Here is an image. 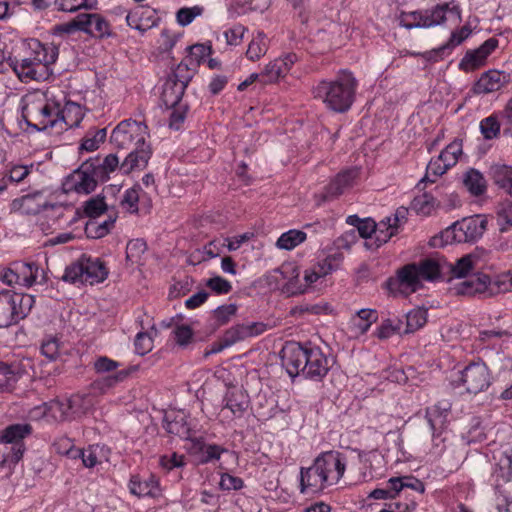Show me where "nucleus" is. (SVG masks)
Segmentation results:
<instances>
[{"instance_id": "1", "label": "nucleus", "mask_w": 512, "mask_h": 512, "mask_svg": "<svg viewBox=\"0 0 512 512\" xmlns=\"http://www.w3.org/2000/svg\"><path fill=\"white\" fill-rule=\"evenodd\" d=\"M477 261L474 254H467L454 264L439 255L428 257L400 268L396 277L388 280V288L393 293L408 295L419 290L423 281L446 280L451 283L476 273Z\"/></svg>"}, {"instance_id": "2", "label": "nucleus", "mask_w": 512, "mask_h": 512, "mask_svg": "<svg viewBox=\"0 0 512 512\" xmlns=\"http://www.w3.org/2000/svg\"><path fill=\"white\" fill-rule=\"evenodd\" d=\"M357 87L358 81L353 73L341 70L334 79L319 81L312 88V94L327 109L336 113H344L354 103Z\"/></svg>"}, {"instance_id": "3", "label": "nucleus", "mask_w": 512, "mask_h": 512, "mask_svg": "<svg viewBox=\"0 0 512 512\" xmlns=\"http://www.w3.org/2000/svg\"><path fill=\"white\" fill-rule=\"evenodd\" d=\"M20 109L22 119L36 131L57 126L58 105L40 90L25 94L20 100Z\"/></svg>"}, {"instance_id": "4", "label": "nucleus", "mask_w": 512, "mask_h": 512, "mask_svg": "<svg viewBox=\"0 0 512 512\" xmlns=\"http://www.w3.org/2000/svg\"><path fill=\"white\" fill-rule=\"evenodd\" d=\"M447 21L454 23L461 21V10L458 5L454 3H442L431 9L402 13L399 20L400 26L408 30L414 28H430L443 25Z\"/></svg>"}, {"instance_id": "5", "label": "nucleus", "mask_w": 512, "mask_h": 512, "mask_svg": "<svg viewBox=\"0 0 512 512\" xmlns=\"http://www.w3.org/2000/svg\"><path fill=\"white\" fill-rule=\"evenodd\" d=\"M35 300L32 295L0 290V328H6L24 319Z\"/></svg>"}, {"instance_id": "6", "label": "nucleus", "mask_w": 512, "mask_h": 512, "mask_svg": "<svg viewBox=\"0 0 512 512\" xmlns=\"http://www.w3.org/2000/svg\"><path fill=\"white\" fill-rule=\"evenodd\" d=\"M149 130L144 122L133 119L121 121L112 131L110 142L119 150H129L147 143Z\"/></svg>"}, {"instance_id": "7", "label": "nucleus", "mask_w": 512, "mask_h": 512, "mask_svg": "<svg viewBox=\"0 0 512 512\" xmlns=\"http://www.w3.org/2000/svg\"><path fill=\"white\" fill-rule=\"evenodd\" d=\"M487 228V219L481 215L463 218L453 223L443 233L446 243H468L479 240Z\"/></svg>"}, {"instance_id": "8", "label": "nucleus", "mask_w": 512, "mask_h": 512, "mask_svg": "<svg viewBox=\"0 0 512 512\" xmlns=\"http://www.w3.org/2000/svg\"><path fill=\"white\" fill-rule=\"evenodd\" d=\"M97 174L93 163L88 159L66 178L64 187L66 191H74L77 194H90L99 183H103Z\"/></svg>"}, {"instance_id": "9", "label": "nucleus", "mask_w": 512, "mask_h": 512, "mask_svg": "<svg viewBox=\"0 0 512 512\" xmlns=\"http://www.w3.org/2000/svg\"><path fill=\"white\" fill-rule=\"evenodd\" d=\"M458 381L467 393L478 394L491 385V374L483 361L469 363L461 372Z\"/></svg>"}, {"instance_id": "10", "label": "nucleus", "mask_w": 512, "mask_h": 512, "mask_svg": "<svg viewBox=\"0 0 512 512\" xmlns=\"http://www.w3.org/2000/svg\"><path fill=\"white\" fill-rule=\"evenodd\" d=\"M48 208L54 210L57 216H62L66 207L60 203L49 204L41 191L23 195L11 203L12 211H19L27 215H35Z\"/></svg>"}, {"instance_id": "11", "label": "nucleus", "mask_w": 512, "mask_h": 512, "mask_svg": "<svg viewBox=\"0 0 512 512\" xmlns=\"http://www.w3.org/2000/svg\"><path fill=\"white\" fill-rule=\"evenodd\" d=\"M308 349L296 342L286 343L282 348L281 363L291 378L303 375Z\"/></svg>"}, {"instance_id": "12", "label": "nucleus", "mask_w": 512, "mask_h": 512, "mask_svg": "<svg viewBox=\"0 0 512 512\" xmlns=\"http://www.w3.org/2000/svg\"><path fill=\"white\" fill-rule=\"evenodd\" d=\"M12 68L17 76L23 80H36L42 81L47 80L52 74V71H47L42 66H39L37 61L33 59L31 54L29 57H25L21 60L6 57V70Z\"/></svg>"}, {"instance_id": "13", "label": "nucleus", "mask_w": 512, "mask_h": 512, "mask_svg": "<svg viewBox=\"0 0 512 512\" xmlns=\"http://www.w3.org/2000/svg\"><path fill=\"white\" fill-rule=\"evenodd\" d=\"M317 463L327 476L329 486L335 485L344 475L346 469V457L338 451H327L316 457Z\"/></svg>"}, {"instance_id": "14", "label": "nucleus", "mask_w": 512, "mask_h": 512, "mask_svg": "<svg viewBox=\"0 0 512 512\" xmlns=\"http://www.w3.org/2000/svg\"><path fill=\"white\" fill-rule=\"evenodd\" d=\"M490 283L488 275L473 273L467 278L451 282L449 291L454 295L475 296L487 293Z\"/></svg>"}, {"instance_id": "15", "label": "nucleus", "mask_w": 512, "mask_h": 512, "mask_svg": "<svg viewBox=\"0 0 512 512\" xmlns=\"http://www.w3.org/2000/svg\"><path fill=\"white\" fill-rule=\"evenodd\" d=\"M31 433L29 424H13L0 432V443H13L10 461L17 463L23 456L24 448L21 441Z\"/></svg>"}, {"instance_id": "16", "label": "nucleus", "mask_w": 512, "mask_h": 512, "mask_svg": "<svg viewBox=\"0 0 512 512\" xmlns=\"http://www.w3.org/2000/svg\"><path fill=\"white\" fill-rule=\"evenodd\" d=\"M299 480V489L302 494L309 491L313 493L320 492L329 486L327 483V476L325 477L323 475V470L320 468L316 459L310 467H302L300 469Z\"/></svg>"}, {"instance_id": "17", "label": "nucleus", "mask_w": 512, "mask_h": 512, "mask_svg": "<svg viewBox=\"0 0 512 512\" xmlns=\"http://www.w3.org/2000/svg\"><path fill=\"white\" fill-rule=\"evenodd\" d=\"M266 329L267 325L263 322L242 323L232 326L224 333V346H232L247 338L259 336L264 333Z\"/></svg>"}, {"instance_id": "18", "label": "nucleus", "mask_w": 512, "mask_h": 512, "mask_svg": "<svg viewBox=\"0 0 512 512\" xmlns=\"http://www.w3.org/2000/svg\"><path fill=\"white\" fill-rule=\"evenodd\" d=\"M306 362L303 376L307 379L319 381L329 371L328 358L319 347H309Z\"/></svg>"}, {"instance_id": "19", "label": "nucleus", "mask_w": 512, "mask_h": 512, "mask_svg": "<svg viewBox=\"0 0 512 512\" xmlns=\"http://www.w3.org/2000/svg\"><path fill=\"white\" fill-rule=\"evenodd\" d=\"M496 38L487 39L480 47L467 51L459 63V68L464 71H471L482 66L487 57L497 48Z\"/></svg>"}, {"instance_id": "20", "label": "nucleus", "mask_w": 512, "mask_h": 512, "mask_svg": "<svg viewBox=\"0 0 512 512\" xmlns=\"http://www.w3.org/2000/svg\"><path fill=\"white\" fill-rule=\"evenodd\" d=\"M297 61L298 56L295 53H288L282 58L271 61L260 73V80L264 84L276 82L279 78L284 77Z\"/></svg>"}, {"instance_id": "21", "label": "nucleus", "mask_w": 512, "mask_h": 512, "mask_svg": "<svg viewBox=\"0 0 512 512\" xmlns=\"http://www.w3.org/2000/svg\"><path fill=\"white\" fill-rule=\"evenodd\" d=\"M128 488L132 495L139 498H158L161 496L159 480L154 475H150L146 478L140 475H133L129 480Z\"/></svg>"}, {"instance_id": "22", "label": "nucleus", "mask_w": 512, "mask_h": 512, "mask_svg": "<svg viewBox=\"0 0 512 512\" xmlns=\"http://www.w3.org/2000/svg\"><path fill=\"white\" fill-rule=\"evenodd\" d=\"M120 164V170L129 174L135 170H143L148 165L152 156V149L149 144L135 146Z\"/></svg>"}, {"instance_id": "23", "label": "nucleus", "mask_w": 512, "mask_h": 512, "mask_svg": "<svg viewBox=\"0 0 512 512\" xmlns=\"http://www.w3.org/2000/svg\"><path fill=\"white\" fill-rule=\"evenodd\" d=\"M29 48L33 59L37 61L39 66H42L47 71H52L50 66L56 62L59 55V49L52 43H41L38 40H31Z\"/></svg>"}, {"instance_id": "24", "label": "nucleus", "mask_w": 512, "mask_h": 512, "mask_svg": "<svg viewBox=\"0 0 512 512\" xmlns=\"http://www.w3.org/2000/svg\"><path fill=\"white\" fill-rule=\"evenodd\" d=\"M359 175L357 168H349L341 171L326 186L325 198H335L343 194L347 189L351 188Z\"/></svg>"}, {"instance_id": "25", "label": "nucleus", "mask_w": 512, "mask_h": 512, "mask_svg": "<svg viewBox=\"0 0 512 512\" xmlns=\"http://www.w3.org/2000/svg\"><path fill=\"white\" fill-rule=\"evenodd\" d=\"M509 80V75L498 70H489L481 75L474 86L477 94H487L500 90Z\"/></svg>"}, {"instance_id": "26", "label": "nucleus", "mask_w": 512, "mask_h": 512, "mask_svg": "<svg viewBox=\"0 0 512 512\" xmlns=\"http://www.w3.org/2000/svg\"><path fill=\"white\" fill-rule=\"evenodd\" d=\"M126 22L132 29L143 33L157 24V17L155 10L140 6L127 14Z\"/></svg>"}, {"instance_id": "27", "label": "nucleus", "mask_w": 512, "mask_h": 512, "mask_svg": "<svg viewBox=\"0 0 512 512\" xmlns=\"http://www.w3.org/2000/svg\"><path fill=\"white\" fill-rule=\"evenodd\" d=\"M80 25L82 26V32L93 37L103 38L111 35L108 22L99 14H80Z\"/></svg>"}, {"instance_id": "28", "label": "nucleus", "mask_w": 512, "mask_h": 512, "mask_svg": "<svg viewBox=\"0 0 512 512\" xmlns=\"http://www.w3.org/2000/svg\"><path fill=\"white\" fill-rule=\"evenodd\" d=\"M84 266V281L91 285L103 282L108 277V269L99 258L82 256Z\"/></svg>"}, {"instance_id": "29", "label": "nucleus", "mask_w": 512, "mask_h": 512, "mask_svg": "<svg viewBox=\"0 0 512 512\" xmlns=\"http://www.w3.org/2000/svg\"><path fill=\"white\" fill-rule=\"evenodd\" d=\"M224 401V409L230 410L236 418L243 416L250 403L248 394L241 388H232L228 390Z\"/></svg>"}, {"instance_id": "30", "label": "nucleus", "mask_w": 512, "mask_h": 512, "mask_svg": "<svg viewBox=\"0 0 512 512\" xmlns=\"http://www.w3.org/2000/svg\"><path fill=\"white\" fill-rule=\"evenodd\" d=\"M488 175L498 188L512 195V166L494 163L489 167Z\"/></svg>"}, {"instance_id": "31", "label": "nucleus", "mask_w": 512, "mask_h": 512, "mask_svg": "<svg viewBox=\"0 0 512 512\" xmlns=\"http://www.w3.org/2000/svg\"><path fill=\"white\" fill-rule=\"evenodd\" d=\"M136 370L137 367L132 366L128 369L119 370L111 375L98 378L92 382L91 388L94 392L105 394L118 383L123 382L132 372Z\"/></svg>"}, {"instance_id": "32", "label": "nucleus", "mask_w": 512, "mask_h": 512, "mask_svg": "<svg viewBox=\"0 0 512 512\" xmlns=\"http://www.w3.org/2000/svg\"><path fill=\"white\" fill-rule=\"evenodd\" d=\"M450 410L448 402H439L426 409V419L431 431L442 430L447 423V417Z\"/></svg>"}, {"instance_id": "33", "label": "nucleus", "mask_w": 512, "mask_h": 512, "mask_svg": "<svg viewBox=\"0 0 512 512\" xmlns=\"http://www.w3.org/2000/svg\"><path fill=\"white\" fill-rule=\"evenodd\" d=\"M57 125L64 123L67 128L79 126L84 117L82 107L74 102H67L62 109L58 107Z\"/></svg>"}, {"instance_id": "34", "label": "nucleus", "mask_w": 512, "mask_h": 512, "mask_svg": "<svg viewBox=\"0 0 512 512\" xmlns=\"http://www.w3.org/2000/svg\"><path fill=\"white\" fill-rule=\"evenodd\" d=\"M187 86L167 78L163 85L161 99L166 107H175L180 104Z\"/></svg>"}, {"instance_id": "35", "label": "nucleus", "mask_w": 512, "mask_h": 512, "mask_svg": "<svg viewBox=\"0 0 512 512\" xmlns=\"http://www.w3.org/2000/svg\"><path fill=\"white\" fill-rule=\"evenodd\" d=\"M66 399H54L43 404V415L56 422L71 421Z\"/></svg>"}, {"instance_id": "36", "label": "nucleus", "mask_w": 512, "mask_h": 512, "mask_svg": "<svg viewBox=\"0 0 512 512\" xmlns=\"http://www.w3.org/2000/svg\"><path fill=\"white\" fill-rule=\"evenodd\" d=\"M90 162L93 163V167L97 171V176L106 182L109 179L110 173L114 172L118 167L120 168L119 159L115 154H108L103 159L99 157L90 158Z\"/></svg>"}, {"instance_id": "37", "label": "nucleus", "mask_w": 512, "mask_h": 512, "mask_svg": "<svg viewBox=\"0 0 512 512\" xmlns=\"http://www.w3.org/2000/svg\"><path fill=\"white\" fill-rule=\"evenodd\" d=\"M440 205V201L429 192L422 193L414 197L411 202V209L420 215H430Z\"/></svg>"}, {"instance_id": "38", "label": "nucleus", "mask_w": 512, "mask_h": 512, "mask_svg": "<svg viewBox=\"0 0 512 512\" xmlns=\"http://www.w3.org/2000/svg\"><path fill=\"white\" fill-rule=\"evenodd\" d=\"M66 401L71 420L85 415L92 407V400L88 395L76 394L67 398Z\"/></svg>"}, {"instance_id": "39", "label": "nucleus", "mask_w": 512, "mask_h": 512, "mask_svg": "<svg viewBox=\"0 0 512 512\" xmlns=\"http://www.w3.org/2000/svg\"><path fill=\"white\" fill-rule=\"evenodd\" d=\"M463 183L467 190L475 195L480 196L486 191V180L482 173L474 168L469 169L463 178Z\"/></svg>"}, {"instance_id": "40", "label": "nucleus", "mask_w": 512, "mask_h": 512, "mask_svg": "<svg viewBox=\"0 0 512 512\" xmlns=\"http://www.w3.org/2000/svg\"><path fill=\"white\" fill-rule=\"evenodd\" d=\"M427 322V310L424 308H416L405 315L403 333H413L420 329Z\"/></svg>"}, {"instance_id": "41", "label": "nucleus", "mask_w": 512, "mask_h": 512, "mask_svg": "<svg viewBox=\"0 0 512 512\" xmlns=\"http://www.w3.org/2000/svg\"><path fill=\"white\" fill-rule=\"evenodd\" d=\"M404 321L398 317L395 318H387L381 322V324L377 327L375 335L381 339L385 340L392 337L395 334L403 333Z\"/></svg>"}, {"instance_id": "42", "label": "nucleus", "mask_w": 512, "mask_h": 512, "mask_svg": "<svg viewBox=\"0 0 512 512\" xmlns=\"http://www.w3.org/2000/svg\"><path fill=\"white\" fill-rule=\"evenodd\" d=\"M267 50V37L263 32L259 31L250 41L246 51V57L251 61H258L266 54Z\"/></svg>"}, {"instance_id": "43", "label": "nucleus", "mask_w": 512, "mask_h": 512, "mask_svg": "<svg viewBox=\"0 0 512 512\" xmlns=\"http://www.w3.org/2000/svg\"><path fill=\"white\" fill-rule=\"evenodd\" d=\"M307 238L305 232L297 229H291L281 234L276 242V246L283 250H292Z\"/></svg>"}, {"instance_id": "44", "label": "nucleus", "mask_w": 512, "mask_h": 512, "mask_svg": "<svg viewBox=\"0 0 512 512\" xmlns=\"http://www.w3.org/2000/svg\"><path fill=\"white\" fill-rule=\"evenodd\" d=\"M388 225L385 220H381L378 223L377 230L375 231V239L366 240L364 246L367 249L379 248L381 245L385 244L392 236H394L398 231L391 227L388 229Z\"/></svg>"}, {"instance_id": "45", "label": "nucleus", "mask_w": 512, "mask_h": 512, "mask_svg": "<svg viewBox=\"0 0 512 512\" xmlns=\"http://www.w3.org/2000/svg\"><path fill=\"white\" fill-rule=\"evenodd\" d=\"M19 282L25 287H31L38 282L39 267L35 263H21L16 265Z\"/></svg>"}, {"instance_id": "46", "label": "nucleus", "mask_w": 512, "mask_h": 512, "mask_svg": "<svg viewBox=\"0 0 512 512\" xmlns=\"http://www.w3.org/2000/svg\"><path fill=\"white\" fill-rule=\"evenodd\" d=\"M115 218L109 217L103 222L91 219L85 227V233L89 238L98 239L106 236L114 226Z\"/></svg>"}, {"instance_id": "47", "label": "nucleus", "mask_w": 512, "mask_h": 512, "mask_svg": "<svg viewBox=\"0 0 512 512\" xmlns=\"http://www.w3.org/2000/svg\"><path fill=\"white\" fill-rule=\"evenodd\" d=\"M107 137V129L88 131L80 144V151L93 152L97 150Z\"/></svg>"}, {"instance_id": "48", "label": "nucleus", "mask_w": 512, "mask_h": 512, "mask_svg": "<svg viewBox=\"0 0 512 512\" xmlns=\"http://www.w3.org/2000/svg\"><path fill=\"white\" fill-rule=\"evenodd\" d=\"M392 484L393 489L398 490L399 494L405 489H411L419 494L425 491L424 483L413 476L392 477Z\"/></svg>"}, {"instance_id": "49", "label": "nucleus", "mask_w": 512, "mask_h": 512, "mask_svg": "<svg viewBox=\"0 0 512 512\" xmlns=\"http://www.w3.org/2000/svg\"><path fill=\"white\" fill-rule=\"evenodd\" d=\"M480 132L484 139L492 140L500 136L501 124L496 115H490L480 121Z\"/></svg>"}, {"instance_id": "50", "label": "nucleus", "mask_w": 512, "mask_h": 512, "mask_svg": "<svg viewBox=\"0 0 512 512\" xmlns=\"http://www.w3.org/2000/svg\"><path fill=\"white\" fill-rule=\"evenodd\" d=\"M343 260V254L338 252L325 257L322 261H319L314 267L316 268L318 275L325 277L326 275L337 270Z\"/></svg>"}, {"instance_id": "51", "label": "nucleus", "mask_w": 512, "mask_h": 512, "mask_svg": "<svg viewBox=\"0 0 512 512\" xmlns=\"http://www.w3.org/2000/svg\"><path fill=\"white\" fill-rule=\"evenodd\" d=\"M497 220L501 232L512 228V201L505 200L498 205Z\"/></svg>"}, {"instance_id": "52", "label": "nucleus", "mask_w": 512, "mask_h": 512, "mask_svg": "<svg viewBox=\"0 0 512 512\" xmlns=\"http://www.w3.org/2000/svg\"><path fill=\"white\" fill-rule=\"evenodd\" d=\"M17 381L18 376L11 366L0 362V392H11Z\"/></svg>"}, {"instance_id": "53", "label": "nucleus", "mask_w": 512, "mask_h": 512, "mask_svg": "<svg viewBox=\"0 0 512 512\" xmlns=\"http://www.w3.org/2000/svg\"><path fill=\"white\" fill-rule=\"evenodd\" d=\"M358 319L360 322L356 323L358 329L362 333H366L371 325L378 320V313L375 309L363 308L356 312L354 321Z\"/></svg>"}, {"instance_id": "54", "label": "nucleus", "mask_w": 512, "mask_h": 512, "mask_svg": "<svg viewBox=\"0 0 512 512\" xmlns=\"http://www.w3.org/2000/svg\"><path fill=\"white\" fill-rule=\"evenodd\" d=\"M461 154L462 142L459 140H454L449 145H447L444 150H442L439 157L444 161L446 167L450 169L457 163L458 158Z\"/></svg>"}, {"instance_id": "55", "label": "nucleus", "mask_w": 512, "mask_h": 512, "mask_svg": "<svg viewBox=\"0 0 512 512\" xmlns=\"http://www.w3.org/2000/svg\"><path fill=\"white\" fill-rule=\"evenodd\" d=\"M62 280L65 282H69L72 284L75 283H85L84 281V266H83V258L66 267L65 272L62 276Z\"/></svg>"}, {"instance_id": "56", "label": "nucleus", "mask_w": 512, "mask_h": 512, "mask_svg": "<svg viewBox=\"0 0 512 512\" xmlns=\"http://www.w3.org/2000/svg\"><path fill=\"white\" fill-rule=\"evenodd\" d=\"M107 209L104 197H92L84 203V213L90 218H97Z\"/></svg>"}, {"instance_id": "57", "label": "nucleus", "mask_w": 512, "mask_h": 512, "mask_svg": "<svg viewBox=\"0 0 512 512\" xmlns=\"http://www.w3.org/2000/svg\"><path fill=\"white\" fill-rule=\"evenodd\" d=\"M140 192L142 189L140 186H134L125 191L123 198L121 200V204L126 210L130 213L138 212V202L140 199Z\"/></svg>"}, {"instance_id": "58", "label": "nucleus", "mask_w": 512, "mask_h": 512, "mask_svg": "<svg viewBox=\"0 0 512 512\" xmlns=\"http://www.w3.org/2000/svg\"><path fill=\"white\" fill-rule=\"evenodd\" d=\"M95 0H55L54 4L58 10L74 12L81 8L92 9Z\"/></svg>"}, {"instance_id": "59", "label": "nucleus", "mask_w": 512, "mask_h": 512, "mask_svg": "<svg viewBox=\"0 0 512 512\" xmlns=\"http://www.w3.org/2000/svg\"><path fill=\"white\" fill-rule=\"evenodd\" d=\"M189 65H191L190 62L187 59H185L177 65V67L168 77L177 81L178 83L187 86L190 80L192 79L194 73L193 69H191Z\"/></svg>"}, {"instance_id": "60", "label": "nucleus", "mask_w": 512, "mask_h": 512, "mask_svg": "<svg viewBox=\"0 0 512 512\" xmlns=\"http://www.w3.org/2000/svg\"><path fill=\"white\" fill-rule=\"evenodd\" d=\"M202 13L203 7L201 6L183 7L177 11L176 20L180 26L185 27L192 23L193 20Z\"/></svg>"}, {"instance_id": "61", "label": "nucleus", "mask_w": 512, "mask_h": 512, "mask_svg": "<svg viewBox=\"0 0 512 512\" xmlns=\"http://www.w3.org/2000/svg\"><path fill=\"white\" fill-rule=\"evenodd\" d=\"M119 366V362L107 356H99L93 362V369L97 374L116 372Z\"/></svg>"}, {"instance_id": "62", "label": "nucleus", "mask_w": 512, "mask_h": 512, "mask_svg": "<svg viewBox=\"0 0 512 512\" xmlns=\"http://www.w3.org/2000/svg\"><path fill=\"white\" fill-rule=\"evenodd\" d=\"M33 164L27 165H14L8 173L4 176L3 181H10L11 183H19L23 181L31 172Z\"/></svg>"}, {"instance_id": "63", "label": "nucleus", "mask_w": 512, "mask_h": 512, "mask_svg": "<svg viewBox=\"0 0 512 512\" xmlns=\"http://www.w3.org/2000/svg\"><path fill=\"white\" fill-rule=\"evenodd\" d=\"M212 53L211 45L195 44L189 47V57L186 58L190 64H199L206 56Z\"/></svg>"}, {"instance_id": "64", "label": "nucleus", "mask_w": 512, "mask_h": 512, "mask_svg": "<svg viewBox=\"0 0 512 512\" xmlns=\"http://www.w3.org/2000/svg\"><path fill=\"white\" fill-rule=\"evenodd\" d=\"M237 306L235 304L222 305L213 311V316L219 326L227 324L230 319L236 315Z\"/></svg>"}]
</instances>
